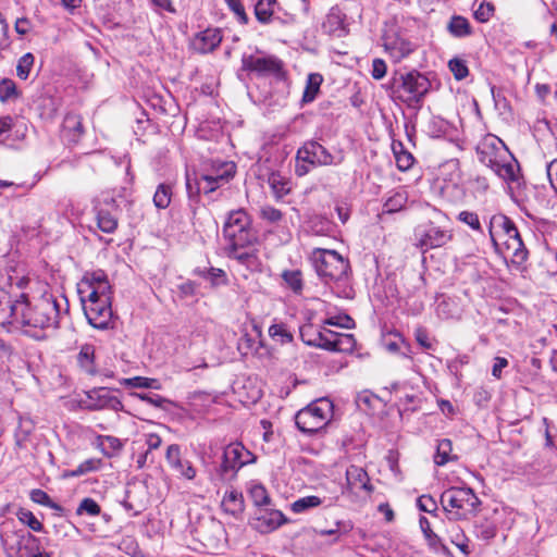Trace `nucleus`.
<instances>
[{
    "label": "nucleus",
    "mask_w": 557,
    "mask_h": 557,
    "mask_svg": "<svg viewBox=\"0 0 557 557\" xmlns=\"http://www.w3.org/2000/svg\"><path fill=\"white\" fill-rule=\"evenodd\" d=\"M419 524H420V528H421L429 545L433 549H435V550L445 549V546L442 543L440 536L432 531L430 521L425 517L420 518Z\"/></svg>",
    "instance_id": "obj_39"
},
{
    "label": "nucleus",
    "mask_w": 557,
    "mask_h": 557,
    "mask_svg": "<svg viewBox=\"0 0 557 557\" xmlns=\"http://www.w3.org/2000/svg\"><path fill=\"white\" fill-rule=\"evenodd\" d=\"M30 499L34 502V503H37L39 505H44L46 507H49L53 510H57V511H60L62 512L63 511V508L54 503L50 496L42 490L40 488H35L30 492Z\"/></svg>",
    "instance_id": "obj_46"
},
{
    "label": "nucleus",
    "mask_w": 557,
    "mask_h": 557,
    "mask_svg": "<svg viewBox=\"0 0 557 557\" xmlns=\"http://www.w3.org/2000/svg\"><path fill=\"white\" fill-rule=\"evenodd\" d=\"M82 117L75 113H69L63 120V135L69 141L76 143L83 135Z\"/></svg>",
    "instance_id": "obj_30"
},
{
    "label": "nucleus",
    "mask_w": 557,
    "mask_h": 557,
    "mask_svg": "<svg viewBox=\"0 0 557 557\" xmlns=\"http://www.w3.org/2000/svg\"><path fill=\"white\" fill-rule=\"evenodd\" d=\"M282 278L286 286L295 294H300L304 288L302 273L299 270H285Z\"/></svg>",
    "instance_id": "obj_37"
},
{
    "label": "nucleus",
    "mask_w": 557,
    "mask_h": 557,
    "mask_svg": "<svg viewBox=\"0 0 557 557\" xmlns=\"http://www.w3.org/2000/svg\"><path fill=\"white\" fill-rule=\"evenodd\" d=\"M20 521L26 524L35 532H41L44 529L42 523L34 516V513L26 509H21L17 513Z\"/></svg>",
    "instance_id": "obj_52"
},
{
    "label": "nucleus",
    "mask_w": 557,
    "mask_h": 557,
    "mask_svg": "<svg viewBox=\"0 0 557 557\" xmlns=\"http://www.w3.org/2000/svg\"><path fill=\"white\" fill-rule=\"evenodd\" d=\"M242 69L247 72L256 73L259 76H280L282 74L283 63L273 55L256 57L249 54L243 55Z\"/></svg>",
    "instance_id": "obj_12"
},
{
    "label": "nucleus",
    "mask_w": 557,
    "mask_h": 557,
    "mask_svg": "<svg viewBox=\"0 0 557 557\" xmlns=\"http://www.w3.org/2000/svg\"><path fill=\"white\" fill-rule=\"evenodd\" d=\"M518 170L519 165L517 161L511 156H509L508 152L506 157H504L492 171L505 181L516 182L518 181Z\"/></svg>",
    "instance_id": "obj_28"
},
{
    "label": "nucleus",
    "mask_w": 557,
    "mask_h": 557,
    "mask_svg": "<svg viewBox=\"0 0 557 557\" xmlns=\"http://www.w3.org/2000/svg\"><path fill=\"white\" fill-rule=\"evenodd\" d=\"M387 66L384 60L374 59L372 61L371 75L374 79L380 81L386 75Z\"/></svg>",
    "instance_id": "obj_63"
},
{
    "label": "nucleus",
    "mask_w": 557,
    "mask_h": 557,
    "mask_svg": "<svg viewBox=\"0 0 557 557\" xmlns=\"http://www.w3.org/2000/svg\"><path fill=\"white\" fill-rule=\"evenodd\" d=\"M332 408V403L325 398L311 403L296 413V426L305 434H314L319 432L330 421Z\"/></svg>",
    "instance_id": "obj_6"
},
{
    "label": "nucleus",
    "mask_w": 557,
    "mask_h": 557,
    "mask_svg": "<svg viewBox=\"0 0 557 557\" xmlns=\"http://www.w3.org/2000/svg\"><path fill=\"white\" fill-rule=\"evenodd\" d=\"M494 13V5L490 2H482L474 11V17L479 22H487Z\"/></svg>",
    "instance_id": "obj_61"
},
{
    "label": "nucleus",
    "mask_w": 557,
    "mask_h": 557,
    "mask_svg": "<svg viewBox=\"0 0 557 557\" xmlns=\"http://www.w3.org/2000/svg\"><path fill=\"white\" fill-rule=\"evenodd\" d=\"M453 451V444L451 441L448 438H443L438 441L437 447H436V454L434 456V462L436 466H445L449 461H454L457 459L456 455L451 454Z\"/></svg>",
    "instance_id": "obj_35"
},
{
    "label": "nucleus",
    "mask_w": 557,
    "mask_h": 557,
    "mask_svg": "<svg viewBox=\"0 0 557 557\" xmlns=\"http://www.w3.org/2000/svg\"><path fill=\"white\" fill-rule=\"evenodd\" d=\"M34 61L35 57L30 52L25 53L18 59L16 65V75L20 79L25 81L29 77Z\"/></svg>",
    "instance_id": "obj_43"
},
{
    "label": "nucleus",
    "mask_w": 557,
    "mask_h": 557,
    "mask_svg": "<svg viewBox=\"0 0 557 557\" xmlns=\"http://www.w3.org/2000/svg\"><path fill=\"white\" fill-rule=\"evenodd\" d=\"M299 333L305 344L325 349L327 341V335L325 333H329V329L322 327L321 330H315L309 324L301 326Z\"/></svg>",
    "instance_id": "obj_27"
},
{
    "label": "nucleus",
    "mask_w": 557,
    "mask_h": 557,
    "mask_svg": "<svg viewBox=\"0 0 557 557\" xmlns=\"http://www.w3.org/2000/svg\"><path fill=\"white\" fill-rule=\"evenodd\" d=\"M207 174L211 176H223L225 177V184L230 182V180L235 174V165L234 163L221 162L218 165L213 164L212 170Z\"/></svg>",
    "instance_id": "obj_49"
},
{
    "label": "nucleus",
    "mask_w": 557,
    "mask_h": 557,
    "mask_svg": "<svg viewBox=\"0 0 557 557\" xmlns=\"http://www.w3.org/2000/svg\"><path fill=\"white\" fill-rule=\"evenodd\" d=\"M513 231V222L505 214L497 213L492 215L488 224V234L493 246L497 249V237L504 236L505 233Z\"/></svg>",
    "instance_id": "obj_25"
},
{
    "label": "nucleus",
    "mask_w": 557,
    "mask_h": 557,
    "mask_svg": "<svg viewBox=\"0 0 557 557\" xmlns=\"http://www.w3.org/2000/svg\"><path fill=\"white\" fill-rule=\"evenodd\" d=\"M221 41V32L216 28H208L195 38L194 47L200 53H208L213 51Z\"/></svg>",
    "instance_id": "obj_24"
},
{
    "label": "nucleus",
    "mask_w": 557,
    "mask_h": 557,
    "mask_svg": "<svg viewBox=\"0 0 557 557\" xmlns=\"http://www.w3.org/2000/svg\"><path fill=\"white\" fill-rule=\"evenodd\" d=\"M448 67L457 81H462L469 75L466 61L454 58L448 62Z\"/></svg>",
    "instance_id": "obj_51"
},
{
    "label": "nucleus",
    "mask_w": 557,
    "mask_h": 557,
    "mask_svg": "<svg viewBox=\"0 0 557 557\" xmlns=\"http://www.w3.org/2000/svg\"><path fill=\"white\" fill-rule=\"evenodd\" d=\"M140 399L157 408H163L169 400L158 394H138Z\"/></svg>",
    "instance_id": "obj_64"
},
{
    "label": "nucleus",
    "mask_w": 557,
    "mask_h": 557,
    "mask_svg": "<svg viewBox=\"0 0 557 557\" xmlns=\"http://www.w3.org/2000/svg\"><path fill=\"white\" fill-rule=\"evenodd\" d=\"M346 482L349 492L355 493L363 490L367 492L372 491V485L369 483V475L367 471L358 466H350L346 470Z\"/></svg>",
    "instance_id": "obj_22"
},
{
    "label": "nucleus",
    "mask_w": 557,
    "mask_h": 557,
    "mask_svg": "<svg viewBox=\"0 0 557 557\" xmlns=\"http://www.w3.org/2000/svg\"><path fill=\"white\" fill-rule=\"evenodd\" d=\"M401 88L408 94L409 102H421L431 87L430 81L414 71L401 76Z\"/></svg>",
    "instance_id": "obj_18"
},
{
    "label": "nucleus",
    "mask_w": 557,
    "mask_h": 557,
    "mask_svg": "<svg viewBox=\"0 0 557 557\" xmlns=\"http://www.w3.org/2000/svg\"><path fill=\"white\" fill-rule=\"evenodd\" d=\"M81 301L88 323L98 330L111 327L113 320L112 294L90 297L82 296Z\"/></svg>",
    "instance_id": "obj_8"
},
{
    "label": "nucleus",
    "mask_w": 557,
    "mask_h": 557,
    "mask_svg": "<svg viewBox=\"0 0 557 557\" xmlns=\"http://www.w3.org/2000/svg\"><path fill=\"white\" fill-rule=\"evenodd\" d=\"M324 324L332 325V326H339L343 329H351V327H354L355 322L349 315L343 314V315L331 317V318L326 319L324 321Z\"/></svg>",
    "instance_id": "obj_58"
},
{
    "label": "nucleus",
    "mask_w": 557,
    "mask_h": 557,
    "mask_svg": "<svg viewBox=\"0 0 557 557\" xmlns=\"http://www.w3.org/2000/svg\"><path fill=\"white\" fill-rule=\"evenodd\" d=\"M453 235L433 224L416 232V246L426 252L430 249L440 248L450 242Z\"/></svg>",
    "instance_id": "obj_15"
},
{
    "label": "nucleus",
    "mask_w": 557,
    "mask_h": 557,
    "mask_svg": "<svg viewBox=\"0 0 557 557\" xmlns=\"http://www.w3.org/2000/svg\"><path fill=\"white\" fill-rule=\"evenodd\" d=\"M165 459L171 469L181 478L186 480H194L197 475V470L193 462L182 457L181 447L177 444H171L166 448Z\"/></svg>",
    "instance_id": "obj_19"
},
{
    "label": "nucleus",
    "mask_w": 557,
    "mask_h": 557,
    "mask_svg": "<svg viewBox=\"0 0 557 557\" xmlns=\"http://www.w3.org/2000/svg\"><path fill=\"white\" fill-rule=\"evenodd\" d=\"M95 352L96 348L91 344H85L81 347L79 352L77 355L78 366L83 371H85L89 375H95L97 373V369L95 366Z\"/></svg>",
    "instance_id": "obj_32"
},
{
    "label": "nucleus",
    "mask_w": 557,
    "mask_h": 557,
    "mask_svg": "<svg viewBox=\"0 0 557 557\" xmlns=\"http://www.w3.org/2000/svg\"><path fill=\"white\" fill-rule=\"evenodd\" d=\"M196 273L207 280H210L214 286L226 284V274L222 269L211 267L205 270H196Z\"/></svg>",
    "instance_id": "obj_44"
},
{
    "label": "nucleus",
    "mask_w": 557,
    "mask_h": 557,
    "mask_svg": "<svg viewBox=\"0 0 557 557\" xmlns=\"http://www.w3.org/2000/svg\"><path fill=\"white\" fill-rule=\"evenodd\" d=\"M504 236L506 237L505 247L511 256V261L522 264L528 259V250L515 223L513 231L505 233Z\"/></svg>",
    "instance_id": "obj_21"
},
{
    "label": "nucleus",
    "mask_w": 557,
    "mask_h": 557,
    "mask_svg": "<svg viewBox=\"0 0 557 557\" xmlns=\"http://www.w3.org/2000/svg\"><path fill=\"white\" fill-rule=\"evenodd\" d=\"M312 261L318 275L329 282H338L347 277L349 262L337 251L317 248L312 252Z\"/></svg>",
    "instance_id": "obj_5"
},
{
    "label": "nucleus",
    "mask_w": 557,
    "mask_h": 557,
    "mask_svg": "<svg viewBox=\"0 0 557 557\" xmlns=\"http://www.w3.org/2000/svg\"><path fill=\"white\" fill-rule=\"evenodd\" d=\"M450 539L451 543L455 544L462 553L469 554V540L465 535L463 531L459 528L454 525L450 530Z\"/></svg>",
    "instance_id": "obj_50"
},
{
    "label": "nucleus",
    "mask_w": 557,
    "mask_h": 557,
    "mask_svg": "<svg viewBox=\"0 0 557 557\" xmlns=\"http://www.w3.org/2000/svg\"><path fill=\"white\" fill-rule=\"evenodd\" d=\"M393 151L395 154L396 165L400 171L409 170L413 164V157L410 152L404 150L403 144L398 143L393 145Z\"/></svg>",
    "instance_id": "obj_38"
},
{
    "label": "nucleus",
    "mask_w": 557,
    "mask_h": 557,
    "mask_svg": "<svg viewBox=\"0 0 557 557\" xmlns=\"http://www.w3.org/2000/svg\"><path fill=\"white\" fill-rule=\"evenodd\" d=\"M260 216L268 222L276 223L282 220L283 213L272 206H265L261 209Z\"/></svg>",
    "instance_id": "obj_60"
},
{
    "label": "nucleus",
    "mask_w": 557,
    "mask_h": 557,
    "mask_svg": "<svg viewBox=\"0 0 557 557\" xmlns=\"http://www.w3.org/2000/svg\"><path fill=\"white\" fill-rule=\"evenodd\" d=\"M99 441L102 446V451L107 456H111L112 453L119 451L122 448V443L117 437L104 435L99 436Z\"/></svg>",
    "instance_id": "obj_55"
},
{
    "label": "nucleus",
    "mask_w": 557,
    "mask_h": 557,
    "mask_svg": "<svg viewBox=\"0 0 557 557\" xmlns=\"http://www.w3.org/2000/svg\"><path fill=\"white\" fill-rule=\"evenodd\" d=\"M255 243H233L224 248L225 256L251 272L261 271L262 262Z\"/></svg>",
    "instance_id": "obj_11"
},
{
    "label": "nucleus",
    "mask_w": 557,
    "mask_h": 557,
    "mask_svg": "<svg viewBox=\"0 0 557 557\" xmlns=\"http://www.w3.org/2000/svg\"><path fill=\"white\" fill-rule=\"evenodd\" d=\"M250 497L256 506L263 507L270 505L269 494L262 485H253L250 488Z\"/></svg>",
    "instance_id": "obj_53"
},
{
    "label": "nucleus",
    "mask_w": 557,
    "mask_h": 557,
    "mask_svg": "<svg viewBox=\"0 0 557 557\" xmlns=\"http://www.w3.org/2000/svg\"><path fill=\"white\" fill-rule=\"evenodd\" d=\"M223 235L227 244L256 243L257 235L251 226V218L244 209L233 210L223 225Z\"/></svg>",
    "instance_id": "obj_9"
},
{
    "label": "nucleus",
    "mask_w": 557,
    "mask_h": 557,
    "mask_svg": "<svg viewBox=\"0 0 557 557\" xmlns=\"http://www.w3.org/2000/svg\"><path fill=\"white\" fill-rule=\"evenodd\" d=\"M82 296L98 297L112 294V287L103 270L86 272L78 288Z\"/></svg>",
    "instance_id": "obj_14"
},
{
    "label": "nucleus",
    "mask_w": 557,
    "mask_h": 557,
    "mask_svg": "<svg viewBox=\"0 0 557 557\" xmlns=\"http://www.w3.org/2000/svg\"><path fill=\"white\" fill-rule=\"evenodd\" d=\"M296 160L295 173L298 176H305L312 168L332 165L341 162V160H335V157L315 140L306 141L298 149Z\"/></svg>",
    "instance_id": "obj_7"
},
{
    "label": "nucleus",
    "mask_w": 557,
    "mask_h": 557,
    "mask_svg": "<svg viewBox=\"0 0 557 557\" xmlns=\"http://www.w3.org/2000/svg\"><path fill=\"white\" fill-rule=\"evenodd\" d=\"M497 515H498V512H497V510H495L492 517L484 518L475 523L474 533L478 539H481L483 541H490L496 536V534H497L496 516Z\"/></svg>",
    "instance_id": "obj_31"
},
{
    "label": "nucleus",
    "mask_w": 557,
    "mask_h": 557,
    "mask_svg": "<svg viewBox=\"0 0 557 557\" xmlns=\"http://www.w3.org/2000/svg\"><path fill=\"white\" fill-rule=\"evenodd\" d=\"M269 335L273 339L280 342L281 344H287L293 341L292 333L287 330L286 325L283 323H275L269 327Z\"/></svg>",
    "instance_id": "obj_45"
},
{
    "label": "nucleus",
    "mask_w": 557,
    "mask_h": 557,
    "mask_svg": "<svg viewBox=\"0 0 557 557\" xmlns=\"http://www.w3.org/2000/svg\"><path fill=\"white\" fill-rule=\"evenodd\" d=\"M223 185H225V177L223 178V176L186 172V190L189 201L194 205L199 202L201 193L205 195L211 194Z\"/></svg>",
    "instance_id": "obj_10"
},
{
    "label": "nucleus",
    "mask_w": 557,
    "mask_h": 557,
    "mask_svg": "<svg viewBox=\"0 0 557 557\" xmlns=\"http://www.w3.org/2000/svg\"><path fill=\"white\" fill-rule=\"evenodd\" d=\"M86 398L85 408L88 410H112L119 412L124 408L122 401L106 387L88 391Z\"/></svg>",
    "instance_id": "obj_16"
},
{
    "label": "nucleus",
    "mask_w": 557,
    "mask_h": 557,
    "mask_svg": "<svg viewBox=\"0 0 557 557\" xmlns=\"http://www.w3.org/2000/svg\"><path fill=\"white\" fill-rule=\"evenodd\" d=\"M97 210V226L100 231L107 234H112L116 231L119 222L117 216L111 211L107 209H98Z\"/></svg>",
    "instance_id": "obj_33"
},
{
    "label": "nucleus",
    "mask_w": 557,
    "mask_h": 557,
    "mask_svg": "<svg viewBox=\"0 0 557 557\" xmlns=\"http://www.w3.org/2000/svg\"><path fill=\"white\" fill-rule=\"evenodd\" d=\"M325 350L336 352H351L356 346L352 334L337 333L329 330Z\"/></svg>",
    "instance_id": "obj_23"
},
{
    "label": "nucleus",
    "mask_w": 557,
    "mask_h": 557,
    "mask_svg": "<svg viewBox=\"0 0 557 557\" xmlns=\"http://www.w3.org/2000/svg\"><path fill=\"white\" fill-rule=\"evenodd\" d=\"M226 4L231 9L232 12L237 16L239 23L247 24L248 16L245 12V8L242 4L240 0H225Z\"/></svg>",
    "instance_id": "obj_59"
},
{
    "label": "nucleus",
    "mask_w": 557,
    "mask_h": 557,
    "mask_svg": "<svg viewBox=\"0 0 557 557\" xmlns=\"http://www.w3.org/2000/svg\"><path fill=\"white\" fill-rule=\"evenodd\" d=\"M61 314V305L52 295H44L35 302L27 298L25 319L22 322V332L37 337V331L57 329Z\"/></svg>",
    "instance_id": "obj_1"
},
{
    "label": "nucleus",
    "mask_w": 557,
    "mask_h": 557,
    "mask_svg": "<svg viewBox=\"0 0 557 557\" xmlns=\"http://www.w3.org/2000/svg\"><path fill=\"white\" fill-rule=\"evenodd\" d=\"M100 463V460L97 459H87L81 465L77 466L76 469H74L70 475L71 476H81L83 474H86L88 472L95 471L98 469Z\"/></svg>",
    "instance_id": "obj_57"
},
{
    "label": "nucleus",
    "mask_w": 557,
    "mask_h": 557,
    "mask_svg": "<svg viewBox=\"0 0 557 557\" xmlns=\"http://www.w3.org/2000/svg\"><path fill=\"white\" fill-rule=\"evenodd\" d=\"M446 29L455 38L469 37L473 33L469 20L462 15H453L447 23Z\"/></svg>",
    "instance_id": "obj_29"
},
{
    "label": "nucleus",
    "mask_w": 557,
    "mask_h": 557,
    "mask_svg": "<svg viewBox=\"0 0 557 557\" xmlns=\"http://www.w3.org/2000/svg\"><path fill=\"white\" fill-rule=\"evenodd\" d=\"M1 544L7 557H24L23 549L29 557H51L49 553L39 550V540L35 535L15 530L13 522L3 523Z\"/></svg>",
    "instance_id": "obj_3"
},
{
    "label": "nucleus",
    "mask_w": 557,
    "mask_h": 557,
    "mask_svg": "<svg viewBox=\"0 0 557 557\" xmlns=\"http://www.w3.org/2000/svg\"><path fill=\"white\" fill-rule=\"evenodd\" d=\"M337 500H338V496L323 497V498H320V497L314 496V495L305 496V497H301V498L295 500L292 504V510L295 513H301V512H305L306 510H308L310 508H315V507H319L321 505H323L325 507H331L334 504H336Z\"/></svg>",
    "instance_id": "obj_26"
},
{
    "label": "nucleus",
    "mask_w": 557,
    "mask_h": 557,
    "mask_svg": "<svg viewBox=\"0 0 557 557\" xmlns=\"http://www.w3.org/2000/svg\"><path fill=\"white\" fill-rule=\"evenodd\" d=\"M253 461L252 454L240 443H232L224 448L221 470L223 473L236 472Z\"/></svg>",
    "instance_id": "obj_17"
},
{
    "label": "nucleus",
    "mask_w": 557,
    "mask_h": 557,
    "mask_svg": "<svg viewBox=\"0 0 557 557\" xmlns=\"http://www.w3.org/2000/svg\"><path fill=\"white\" fill-rule=\"evenodd\" d=\"M100 512L101 508L99 504L90 497H85L84 499H82L76 509V515L78 516L88 515L95 517L100 515Z\"/></svg>",
    "instance_id": "obj_47"
},
{
    "label": "nucleus",
    "mask_w": 557,
    "mask_h": 557,
    "mask_svg": "<svg viewBox=\"0 0 557 557\" xmlns=\"http://www.w3.org/2000/svg\"><path fill=\"white\" fill-rule=\"evenodd\" d=\"M508 153L505 144L496 136L486 137L476 148L479 161L491 170Z\"/></svg>",
    "instance_id": "obj_13"
},
{
    "label": "nucleus",
    "mask_w": 557,
    "mask_h": 557,
    "mask_svg": "<svg viewBox=\"0 0 557 557\" xmlns=\"http://www.w3.org/2000/svg\"><path fill=\"white\" fill-rule=\"evenodd\" d=\"M27 309V294L25 292L14 293L0 287V325L8 331H21L22 322L25 319Z\"/></svg>",
    "instance_id": "obj_4"
},
{
    "label": "nucleus",
    "mask_w": 557,
    "mask_h": 557,
    "mask_svg": "<svg viewBox=\"0 0 557 557\" xmlns=\"http://www.w3.org/2000/svg\"><path fill=\"white\" fill-rule=\"evenodd\" d=\"M268 183L277 197H284L290 191L289 182L278 173H272L269 176Z\"/></svg>",
    "instance_id": "obj_41"
},
{
    "label": "nucleus",
    "mask_w": 557,
    "mask_h": 557,
    "mask_svg": "<svg viewBox=\"0 0 557 557\" xmlns=\"http://www.w3.org/2000/svg\"><path fill=\"white\" fill-rule=\"evenodd\" d=\"M323 82V77L319 73H311L308 75L306 87L302 94V103H310L314 101L317 95L320 91V86Z\"/></svg>",
    "instance_id": "obj_34"
},
{
    "label": "nucleus",
    "mask_w": 557,
    "mask_h": 557,
    "mask_svg": "<svg viewBox=\"0 0 557 557\" xmlns=\"http://www.w3.org/2000/svg\"><path fill=\"white\" fill-rule=\"evenodd\" d=\"M18 97L16 84L10 78L0 81V100L8 101Z\"/></svg>",
    "instance_id": "obj_48"
},
{
    "label": "nucleus",
    "mask_w": 557,
    "mask_h": 557,
    "mask_svg": "<svg viewBox=\"0 0 557 557\" xmlns=\"http://www.w3.org/2000/svg\"><path fill=\"white\" fill-rule=\"evenodd\" d=\"M275 4L276 0H258L255 5L256 18L261 24H269L272 20Z\"/></svg>",
    "instance_id": "obj_36"
},
{
    "label": "nucleus",
    "mask_w": 557,
    "mask_h": 557,
    "mask_svg": "<svg viewBox=\"0 0 557 557\" xmlns=\"http://www.w3.org/2000/svg\"><path fill=\"white\" fill-rule=\"evenodd\" d=\"M407 202V197L403 193H396L392 197H389L385 203L384 208L386 212H398L400 211Z\"/></svg>",
    "instance_id": "obj_54"
},
{
    "label": "nucleus",
    "mask_w": 557,
    "mask_h": 557,
    "mask_svg": "<svg viewBox=\"0 0 557 557\" xmlns=\"http://www.w3.org/2000/svg\"><path fill=\"white\" fill-rule=\"evenodd\" d=\"M441 504L449 520H466L478 512L481 500L470 487H450L442 493Z\"/></svg>",
    "instance_id": "obj_2"
},
{
    "label": "nucleus",
    "mask_w": 557,
    "mask_h": 557,
    "mask_svg": "<svg viewBox=\"0 0 557 557\" xmlns=\"http://www.w3.org/2000/svg\"><path fill=\"white\" fill-rule=\"evenodd\" d=\"M383 47L389 57L399 62L413 51V46L397 34H385L382 38Z\"/></svg>",
    "instance_id": "obj_20"
},
{
    "label": "nucleus",
    "mask_w": 557,
    "mask_h": 557,
    "mask_svg": "<svg viewBox=\"0 0 557 557\" xmlns=\"http://www.w3.org/2000/svg\"><path fill=\"white\" fill-rule=\"evenodd\" d=\"M243 495L237 491L227 492L222 500V505L226 511L236 512L243 509Z\"/></svg>",
    "instance_id": "obj_42"
},
{
    "label": "nucleus",
    "mask_w": 557,
    "mask_h": 557,
    "mask_svg": "<svg viewBox=\"0 0 557 557\" xmlns=\"http://www.w3.org/2000/svg\"><path fill=\"white\" fill-rule=\"evenodd\" d=\"M172 199V188L168 184H160L153 195V203L158 209H165Z\"/></svg>",
    "instance_id": "obj_40"
},
{
    "label": "nucleus",
    "mask_w": 557,
    "mask_h": 557,
    "mask_svg": "<svg viewBox=\"0 0 557 557\" xmlns=\"http://www.w3.org/2000/svg\"><path fill=\"white\" fill-rule=\"evenodd\" d=\"M417 506L421 511L432 513L437 509L436 502L430 495H422L417 499Z\"/></svg>",
    "instance_id": "obj_62"
},
{
    "label": "nucleus",
    "mask_w": 557,
    "mask_h": 557,
    "mask_svg": "<svg viewBox=\"0 0 557 557\" xmlns=\"http://www.w3.org/2000/svg\"><path fill=\"white\" fill-rule=\"evenodd\" d=\"M458 221L467 224L473 231L482 232V226L479 220V215L472 211H461L458 216Z\"/></svg>",
    "instance_id": "obj_56"
}]
</instances>
